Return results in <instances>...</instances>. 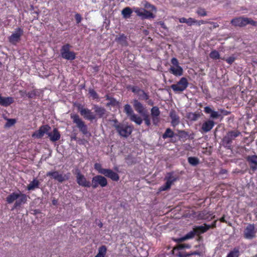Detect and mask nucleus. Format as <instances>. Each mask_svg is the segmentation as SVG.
I'll list each match as a JSON object with an SVG mask.
<instances>
[{
    "instance_id": "obj_1",
    "label": "nucleus",
    "mask_w": 257,
    "mask_h": 257,
    "mask_svg": "<svg viewBox=\"0 0 257 257\" xmlns=\"http://www.w3.org/2000/svg\"><path fill=\"white\" fill-rule=\"evenodd\" d=\"M27 196L22 193L20 191L13 192L9 195L6 198V201L8 204H12L16 201L14 208H17L20 206L22 204L26 203L27 201Z\"/></svg>"
},
{
    "instance_id": "obj_2",
    "label": "nucleus",
    "mask_w": 257,
    "mask_h": 257,
    "mask_svg": "<svg viewBox=\"0 0 257 257\" xmlns=\"http://www.w3.org/2000/svg\"><path fill=\"white\" fill-rule=\"evenodd\" d=\"M216 225L215 221H214L211 225L204 224L195 227L193 230L190 231L185 236L178 239L179 241H183L187 239H189L194 237L195 234H200L205 232L211 227H214Z\"/></svg>"
},
{
    "instance_id": "obj_3",
    "label": "nucleus",
    "mask_w": 257,
    "mask_h": 257,
    "mask_svg": "<svg viewBox=\"0 0 257 257\" xmlns=\"http://www.w3.org/2000/svg\"><path fill=\"white\" fill-rule=\"evenodd\" d=\"M114 126L119 135L125 138H127L131 134L133 129L131 125L122 123H116Z\"/></svg>"
},
{
    "instance_id": "obj_4",
    "label": "nucleus",
    "mask_w": 257,
    "mask_h": 257,
    "mask_svg": "<svg viewBox=\"0 0 257 257\" xmlns=\"http://www.w3.org/2000/svg\"><path fill=\"white\" fill-rule=\"evenodd\" d=\"M231 24L235 26L242 27L247 24L256 26H257V22L254 21L250 19L244 17H239L233 19L231 21Z\"/></svg>"
},
{
    "instance_id": "obj_5",
    "label": "nucleus",
    "mask_w": 257,
    "mask_h": 257,
    "mask_svg": "<svg viewBox=\"0 0 257 257\" xmlns=\"http://www.w3.org/2000/svg\"><path fill=\"white\" fill-rule=\"evenodd\" d=\"M171 62L172 65L169 68V72L176 76H182L183 73V69L179 65L178 60L176 58H173Z\"/></svg>"
},
{
    "instance_id": "obj_6",
    "label": "nucleus",
    "mask_w": 257,
    "mask_h": 257,
    "mask_svg": "<svg viewBox=\"0 0 257 257\" xmlns=\"http://www.w3.org/2000/svg\"><path fill=\"white\" fill-rule=\"evenodd\" d=\"M188 81L185 77H182L176 83L171 86V88L176 93H180L184 91L188 86Z\"/></svg>"
},
{
    "instance_id": "obj_7",
    "label": "nucleus",
    "mask_w": 257,
    "mask_h": 257,
    "mask_svg": "<svg viewBox=\"0 0 257 257\" xmlns=\"http://www.w3.org/2000/svg\"><path fill=\"white\" fill-rule=\"evenodd\" d=\"M257 226L254 224H248L243 231L244 237L247 239H252L256 236Z\"/></svg>"
},
{
    "instance_id": "obj_8",
    "label": "nucleus",
    "mask_w": 257,
    "mask_h": 257,
    "mask_svg": "<svg viewBox=\"0 0 257 257\" xmlns=\"http://www.w3.org/2000/svg\"><path fill=\"white\" fill-rule=\"evenodd\" d=\"M70 48L71 46L68 44L62 47L60 52L62 58L68 60H73L75 59V53L73 51H70Z\"/></svg>"
},
{
    "instance_id": "obj_9",
    "label": "nucleus",
    "mask_w": 257,
    "mask_h": 257,
    "mask_svg": "<svg viewBox=\"0 0 257 257\" xmlns=\"http://www.w3.org/2000/svg\"><path fill=\"white\" fill-rule=\"evenodd\" d=\"M71 118L72 119L73 122L76 124L77 127L80 132L84 135L88 133L87 125L78 115L72 114L71 115Z\"/></svg>"
},
{
    "instance_id": "obj_10",
    "label": "nucleus",
    "mask_w": 257,
    "mask_h": 257,
    "mask_svg": "<svg viewBox=\"0 0 257 257\" xmlns=\"http://www.w3.org/2000/svg\"><path fill=\"white\" fill-rule=\"evenodd\" d=\"M71 118L72 119L73 122L76 124L77 127L80 132L84 135L88 133L87 125L78 115L72 114L71 115Z\"/></svg>"
},
{
    "instance_id": "obj_11",
    "label": "nucleus",
    "mask_w": 257,
    "mask_h": 257,
    "mask_svg": "<svg viewBox=\"0 0 257 257\" xmlns=\"http://www.w3.org/2000/svg\"><path fill=\"white\" fill-rule=\"evenodd\" d=\"M107 184L106 179L101 175H97L92 178V186L93 188H96L100 185L102 187H105Z\"/></svg>"
},
{
    "instance_id": "obj_12",
    "label": "nucleus",
    "mask_w": 257,
    "mask_h": 257,
    "mask_svg": "<svg viewBox=\"0 0 257 257\" xmlns=\"http://www.w3.org/2000/svg\"><path fill=\"white\" fill-rule=\"evenodd\" d=\"M78 110L82 116L86 119L92 120L96 118L95 115L89 109L84 108L83 106L79 105Z\"/></svg>"
},
{
    "instance_id": "obj_13",
    "label": "nucleus",
    "mask_w": 257,
    "mask_h": 257,
    "mask_svg": "<svg viewBox=\"0 0 257 257\" xmlns=\"http://www.w3.org/2000/svg\"><path fill=\"white\" fill-rule=\"evenodd\" d=\"M240 134V132L238 131L228 132L223 138V142L226 145H230L231 144L232 140L239 136Z\"/></svg>"
},
{
    "instance_id": "obj_14",
    "label": "nucleus",
    "mask_w": 257,
    "mask_h": 257,
    "mask_svg": "<svg viewBox=\"0 0 257 257\" xmlns=\"http://www.w3.org/2000/svg\"><path fill=\"white\" fill-rule=\"evenodd\" d=\"M134 12L137 14V16L140 17L142 19L154 18L155 17L153 14L144 9L135 8Z\"/></svg>"
},
{
    "instance_id": "obj_15",
    "label": "nucleus",
    "mask_w": 257,
    "mask_h": 257,
    "mask_svg": "<svg viewBox=\"0 0 257 257\" xmlns=\"http://www.w3.org/2000/svg\"><path fill=\"white\" fill-rule=\"evenodd\" d=\"M165 180H166V182L165 185L160 187V191H165L169 189L173 183L176 180V177L174 176L172 174L168 173Z\"/></svg>"
},
{
    "instance_id": "obj_16",
    "label": "nucleus",
    "mask_w": 257,
    "mask_h": 257,
    "mask_svg": "<svg viewBox=\"0 0 257 257\" xmlns=\"http://www.w3.org/2000/svg\"><path fill=\"white\" fill-rule=\"evenodd\" d=\"M189 247L190 246L189 245L184 244H179L176 247L174 248V253L179 257H186L190 255V254L187 253L185 252L184 249L185 248Z\"/></svg>"
},
{
    "instance_id": "obj_17",
    "label": "nucleus",
    "mask_w": 257,
    "mask_h": 257,
    "mask_svg": "<svg viewBox=\"0 0 257 257\" xmlns=\"http://www.w3.org/2000/svg\"><path fill=\"white\" fill-rule=\"evenodd\" d=\"M23 34V30L21 28L17 29L9 37L10 42L14 44H16L18 42L21 36Z\"/></svg>"
},
{
    "instance_id": "obj_18",
    "label": "nucleus",
    "mask_w": 257,
    "mask_h": 257,
    "mask_svg": "<svg viewBox=\"0 0 257 257\" xmlns=\"http://www.w3.org/2000/svg\"><path fill=\"white\" fill-rule=\"evenodd\" d=\"M50 127L48 125L41 126L39 130L34 132L32 135V137L35 138H41L45 134H47L49 131Z\"/></svg>"
},
{
    "instance_id": "obj_19",
    "label": "nucleus",
    "mask_w": 257,
    "mask_h": 257,
    "mask_svg": "<svg viewBox=\"0 0 257 257\" xmlns=\"http://www.w3.org/2000/svg\"><path fill=\"white\" fill-rule=\"evenodd\" d=\"M76 179L77 182L79 185L86 187H90V182L87 181L84 176L81 174L79 172L77 174Z\"/></svg>"
},
{
    "instance_id": "obj_20",
    "label": "nucleus",
    "mask_w": 257,
    "mask_h": 257,
    "mask_svg": "<svg viewBox=\"0 0 257 257\" xmlns=\"http://www.w3.org/2000/svg\"><path fill=\"white\" fill-rule=\"evenodd\" d=\"M47 176H50L59 182H62L65 180L64 176L58 171H50L47 173Z\"/></svg>"
},
{
    "instance_id": "obj_21",
    "label": "nucleus",
    "mask_w": 257,
    "mask_h": 257,
    "mask_svg": "<svg viewBox=\"0 0 257 257\" xmlns=\"http://www.w3.org/2000/svg\"><path fill=\"white\" fill-rule=\"evenodd\" d=\"M103 175L114 181H117L119 179V177L116 173L109 169H106Z\"/></svg>"
},
{
    "instance_id": "obj_22",
    "label": "nucleus",
    "mask_w": 257,
    "mask_h": 257,
    "mask_svg": "<svg viewBox=\"0 0 257 257\" xmlns=\"http://www.w3.org/2000/svg\"><path fill=\"white\" fill-rule=\"evenodd\" d=\"M47 135L52 142H56L60 138V134L56 128H54L53 131L50 133L48 132Z\"/></svg>"
},
{
    "instance_id": "obj_23",
    "label": "nucleus",
    "mask_w": 257,
    "mask_h": 257,
    "mask_svg": "<svg viewBox=\"0 0 257 257\" xmlns=\"http://www.w3.org/2000/svg\"><path fill=\"white\" fill-rule=\"evenodd\" d=\"M133 105L135 110L140 114H143L145 107L137 99L133 100Z\"/></svg>"
},
{
    "instance_id": "obj_24",
    "label": "nucleus",
    "mask_w": 257,
    "mask_h": 257,
    "mask_svg": "<svg viewBox=\"0 0 257 257\" xmlns=\"http://www.w3.org/2000/svg\"><path fill=\"white\" fill-rule=\"evenodd\" d=\"M247 161L249 163L250 168L255 171L257 169V156L253 155L247 157Z\"/></svg>"
},
{
    "instance_id": "obj_25",
    "label": "nucleus",
    "mask_w": 257,
    "mask_h": 257,
    "mask_svg": "<svg viewBox=\"0 0 257 257\" xmlns=\"http://www.w3.org/2000/svg\"><path fill=\"white\" fill-rule=\"evenodd\" d=\"M214 125V122L213 120H208L202 124V130L204 132H208L213 128Z\"/></svg>"
},
{
    "instance_id": "obj_26",
    "label": "nucleus",
    "mask_w": 257,
    "mask_h": 257,
    "mask_svg": "<svg viewBox=\"0 0 257 257\" xmlns=\"http://www.w3.org/2000/svg\"><path fill=\"white\" fill-rule=\"evenodd\" d=\"M14 102V99L11 97H2L0 95V105L8 106Z\"/></svg>"
},
{
    "instance_id": "obj_27",
    "label": "nucleus",
    "mask_w": 257,
    "mask_h": 257,
    "mask_svg": "<svg viewBox=\"0 0 257 257\" xmlns=\"http://www.w3.org/2000/svg\"><path fill=\"white\" fill-rule=\"evenodd\" d=\"M40 182L37 179H34L27 186V189L29 191L34 190L39 188Z\"/></svg>"
},
{
    "instance_id": "obj_28",
    "label": "nucleus",
    "mask_w": 257,
    "mask_h": 257,
    "mask_svg": "<svg viewBox=\"0 0 257 257\" xmlns=\"http://www.w3.org/2000/svg\"><path fill=\"white\" fill-rule=\"evenodd\" d=\"M170 117L172 119L171 123L173 126H175L179 123V118L176 114L174 111H172L170 114Z\"/></svg>"
},
{
    "instance_id": "obj_29",
    "label": "nucleus",
    "mask_w": 257,
    "mask_h": 257,
    "mask_svg": "<svg viewBox=\"0 0 257 257\" xmlns=\"http://www.w3.org/2000/svg\"><path fill=\"white\" fill-rule=\"evenodd\" d=\"M129 118L131 120L135 122L138 125H140L143 122V119L142 118L135 113L132 114Z\"/></svg>"
},
{
    "instance_id": "obj_30",
    "label": "nucleus",
    "mask_w": 257,
    "mask_h": 257,
    "mask_svg": "<svg viewBox=\"0 0 257 257\" xmlns=\"http://www.w3.org/2000/svg\"><path fill=\"white\" fill-rule=\"evenodd\" d=\"M94 109L97 115H98L99 117H102L105 114V110L103 107H99L97 105H94Z\"/></svg>"
},
{
    "instance_id": "obj_31",
    "label": "nucleus",
    "mask_w": 257,
    "mask_h": 257,
    "mask_svg": "<svg viewBox=\"0 0 257 257\" xmlns=\"http://www.w3.org/2000/svg\"><path fill=\"white\" fill-rule=\"evenodd\" d=\"M106 247L104 245H102L98 248V252L94 257H105L106 253Z\"/></svg>"
},
{
    "instance_id": "obj_32",
    "label": "nucleus",
    "mask_w": 257,
    "mask_h": 257,
    "mask_svg": "<svg viewBox=\"0 0 257 257\" xmlns=\"http://www.w3.org/2000/svg\"><path fill=\"white\" fill-rule=\"evenodd\" d=\"M132 13H133L132 10L129 7L125 8L121 11V14H122L123 17L125 19L129 18Z\"/></svg>"
},
{
    "instance_id": "obj_33",
    "label": "nucleus",
    "mask_w": 257,
    "mask_h": 257,
    "mask_svg": "<svg viewBox=\"0 0 257 257\" xmlns=\"http://www.w3.org/2000/svg\"><path fill=\"white\" fill-rule=\"evenodd\" d=\"M124 111L129 117L134 113V112L130 104H126L124 105Z\"/></svg>"
},
{
    "instance_id": "obj_34",
    "label": "nucleus",
    "mask_w": 257,
    "mask_h": 257,
    "mask_svg": "<svg viewBox=\"0 0 257 257\" xmlns=\"http://www.w3.org/2000/svg\"><path fill=\"white\" fill-rule=\"evenodd\" d=\"M94 169L98 173L103 175L106 169H103L102 165L99 163H95L94 166Z\"/></svg>"
},
{
    "instance_id": "obj_35",
    "label": "nucleus",
    "mask_w": 257,
    "mask_h": 257,
    "mask_svg": "<svg viewBox=\"0 0 257 257\" xmlns=\"http://www.w3.org/2000/svg\"><path fill=\"white\" fill-rule=\"evenodd\" d=\"M174 136V133L170 128H167L166 130V132L163 135V138L164 139H166L167 138H173Z\"/></svg>"
},
{
    "instance_id": "obj_36",
    "label": "nucleus",
    "mask_w": 257,
    "mask_h": 257,
    "mask_svg": "<svg viewBox=\"0 0 257 257\" xmlns=\"http://www.w3.org/2000/svg\"><path fill=\"white\" fill-rule=\"evenodd\" d=\"M151 116H157L159 117L160 114L159 109L157 106H154L151 110Z\"/></svg>"
},
{
    "instance_id": "obj_37",
    "label": "nucleus",
    "mask_w": 257,
    "mask_h": 257,
    "mask_svg": "<svg viewBox=\"0 0 257 257\" xmlns=\"http://www.w3.org/2000/svg\"><path fill=\"white\" fill-rule=\"evenodd\" d=\"M138 96L139 99L147 100L149 99V95L143 90L140 91Z\"/></svg>"
},
{
    "instance_id": "obj_38",
    "label": "nucleus",
    "mask_w": 257,
    "mask_h": 257,
    "mask_svg": "<svg viewBox=\"0 0 257 257\" xmlns=\"http://www.w3.org/2000/svg\"><path fill=\"white\" fill-rule=\"evenodd\" d=\"M210 57L212 59H217L220 58V55L218 51L216 50L212 51L210 54Z\"/></svg>"
},
{
    "instance_id": "obj_39",
    "label": "nucleus",
    "mask_w": 257,
    "mask_h": 257,
    "mask_svg": "<svg viewBox=\"0 0 257 257\" xmlns=\"http://www.w3.org/2000/svg\"><path fill=\"white\" fill-rule=\"evenodd\" d=\"M188 162L193 166H196L199 163V160L195 157L188 158Z\"/></svg>"
},
{
    "instance_id": "obj_40",
    "label": "nucleus",
    "mask_w": 257,
    "mask_h": 257,
    "mask_svg": "<svg viewBox=\"0 0 257 257\" xmlns=\"http://www.w3.org/2000/svg\"><path fill=\"white\" fill-rule=\"evenodd\" d=\"M129 88L131 89V90L137 95L140 93V91L142 90L139 87L135 86H130Z\"/></svg>"
},
{
    "instance_id": "obj_41",
    "label": "nucleus",
    "mask_w": 257,
    "mask_h": 257,
    "mask_svg": "<svg viewBox=\"0 0 257 257\" xmlns=\"http://www.w3.org/2000/svg\"><path fill=\"white\" fill-rule=\"evenodd\" d=\"M197 14L202 17L207 15V13L204 9H198L196 11Z\"/></svg>"
},
{
    "instance_id": "obj_42",
    "label": "nucleus",
    "mask_w": 257,
    "mask_h": 257,
    "mask_svg": "<svg viewBox=\"0 0 257 257\" xmlns=\"http://www.w3.org/2000/svg\"><path fill=\"white\" fill-rule=\"evenodd\" d=\"M16 122V121L15 119H8L5 125L6 127H10L13 125Z\"/></svg>"
},
{
    "instance_id": "obj_43",
    "label": "nucleus",
    "mask_w": 257,
    "mask_h": 257,
    "mask_svg": "<svg viewBox=\"0 0 257 257\" xmlns=\"http://www.w3.org/2000/svg\"><path fill=\"white\" fill-rule=\"evenodd\" d=\"M197 22V20L193 18H189V19H187V23L186 24L189 26H191L192 25H195L196 23Z\"/></svg>"
},
{
    "instance_id": "obj_44",
    "label": "nucleus",
    "mask_w": 257,
    "mask_h": 257,
    "mask_svg": "<svg viewBox=\"0 0 257 257\" xmlns=\"http://www.w3.org/2000/svg\"><path fill=\"white\" fill-rule=\"evenodd\" d=\"M89 93L93 99H96L98 98V95L96 92L92 89L89 90Z\"/></svg>"
},
{
    "instance_id": "obj_45",
    "label": "nucleus",
    "mask_w": 257,
    "mask_h": 257,
    "mask_svg": "<svg viewBox=\"0 0 257 257\" xmlns=\"http://www.w3.org/2000/svg\"><path fill=\"white\" fill-rule=\"evenodd\" d=\"M222 59L225 60L228 64H231L234 61L235 58L234 56H230L226 59L222 58Z\"/></svg>"
},
{
    "instance_id": "obj_46",
    "label": "nucleus",
    "mask_w": 257,
    "mask_h": 257,
    "mask_svg": "<svg viewBox=\"0 0 257 257\" xmlns=\"http://www.w3.org/2000/svg\"><path fill=\"white\" fill-rule=\"evenodd\" d=\"M219 114L217 111L213 110L210 114V117L212 118H217L219 116Z\"/></svg>"
},
{
    "instance_id": "obj_47",
    "label": "nucleus",
    "mask_w": 257,
    "mask_h": 257,
    "mask_svg": "<svg viewBox=\"0 0 257 257\" xmlns=\"http://www.w3.org/2000/svg\"><path fill=\"white\" fill-rule=\"evenodd\" d=\"M226 257H238V251H231Z\"/></svg>"
},
{
    "instance_id": "obj_48",
    "label": "nucleus",
    "mask_w": 257,
    "mask_h": 257,
    "mask_svg": "<svg viewBox=\"0 0 257 257\" xmlns=\"http://www.w3.org/2000/svg\"><path fill=\"white\" fill-rule=\"evenodd\" d=\"M144 119V121H145V122L147 126L150 125L151 121H150V119L149 118L148 115H145Z\"/></svg>"
},
{
    "instance_id": "obj_49",
    "label": "nucleus",
    "mask_w": 257,
    "mask_h": 257,
    "mask_svg": "<svg viewBox=\"0 0 257 257\" xmlns=\"http://www.w3.org/2000/svg\"><path fill=\"white\" fill-rule=\"evenodd\" d=\"M145 8H147V9H150V10L156 11L155 7L154 6L151 5L150 4L147 3L145 5Z\"/></svg>"
},
{
    "instance_id": "obj_50",
    "label": "nucleus",
    "mask_w": 257,
    "mask_h": 257,
    "mask_svg": "<svg viewBox=\"0 0 257 257\" xmlns=\"http://www.w3.org/2000/svg\"><path fill=\"white\" fill-rule=\"evenodd\" d=\"M152 118L153 123L155 125H157L160 121L159 116V117L152 116Z\"/></svg>"
},
{
    "instance_id": "obj_51",
    "label": "nucleus",
    "mask_w": 257,
    "mask_h": 257,
    "mask_svg": "<svg viewBox=\"0 0 257 257\" xmlns=\"http://www.w3.org/2000/svg\"><path fill=\"white\" fill-rule=\"evenodd\" d=\"M179 133L180 137L182 138H186L188 136V134L184 131H180Z\"/></svg>"
},
{
    "instance_id": "obj_52",
    "label": "nucleus",
    "mask_w": 257,
    "mask_h": 257,
    "mask_svg": "<svg viewBox=\"0 0 257 257\" xmlns=\"http://www.w3.org/2000/svg\"><path fill=\"white\" fill-rule=\"evenodd\" d=\"M204 112L206 113H210L212 112L213 110H212L209 106H205L204 107Z\"/></svg>"
},
{
    "instance_id": "obj_53",
    "label": "nucleus",
    "mask_w": 257,
    "mask_h": 257,
    "mask_svg": "<svg viewBox=\"0 0 257 257\" xmlns=\"http://www.w3.org/2000/svg\"><path fill=\"white\" fill-rule=\"evenodd\" d=\"M75 19H76L77 23H78V24L81 21V16L78 14H76L75 15Z\"/></svg>"
},
{
    "instance_id": "obj_54",
    "label": "nucleus",
    "mask_w": 257,
    "mask_h": 257,
    "mask_svg": "<svg viewBox=\"0 0 257 257\" xmlns=\"http://www.w3.org/2000/svg\"><path fill=\"white\" fill-rule=\"evenodd\" d=\"M206 23H207V22L204 21L203 20H200V21H197V22L195 24L197 25L198 26H200L201 25L205 24Z\"/></svg>"
},
{
    "instance_id": "obj_55",
    "label": "nucleus",
    "mask_w": 257,
    "mask_h": 257,
    "mask_svg": "<svg viewBox=\"0 0 257 257\" xmlns=\"http://www.w3.org/2000/svg\"><path fill=\"white\" fill-rule=\"evenodd\" d=\"M187 19L185 18H181L179 19V22L181 23H187Z\"/></svg>"
},
{
    "instance_id": "obj_56",
    "label": "nucleus",
    "mask_w": 257,
    "mask_h": 257,
    "mask_svg": "<svg viewBox=\"0 0 257 257\" xmlns=\"http://www.w3.org/2000/svg\"><path fill=\"white\" fill-rule=\"evenodd\" d=\"M35 95V93L33 91L32 92H29L28 94V96H29V97H30V98H32L33 97V96Z\"/></svg>"
},
{
    "instance_id": "obj_57",
    "label": "nucleus",
    "mask_w": 257,
    "mask_h": 257,
    "mask_svg": "<svg viewBox=\"0 0 257 257\" xmlns=\"http://www.w3.org/2000/svg\"><path fill=\"white\" fill-rule=\"evenodd\" d=\"M193 120L197 119L199 117V115L196 114H193Z\"/></svg>"
},
{
    "instance_id": "obj_58",
    "label": "nucleus",
    "mask_w": 257,
    "mask_h": 257,
    "mask_svg": "<svg viewBox=\"0 0 257 257\" xmlns=\"http://www.w3.org/2000/svg\"><path fill=\"white\" fill-rule=\"evenodd\" d=\"M110 103L112 105H115L116 103H117V102L115 100L112 99V100H111Z\"/></svg>"
},
{
    "instance_id": "obj_59",
    "label": "nucleus",
    "mask_w": 257,
    "mask_h": 257,
    "mask_svg": "<svg viewBox=\"0 0 257 257\" xmlns=\"http://www.w3.org/2000/svg\"><path fill=\"white\" fill-rule=\"evenodd\" d=\"M52 203H53V204L54 205H56V204H57V200H53L52 201Z\"/></svg>"
},
{
    "instance_id": "obj_60",
    "label": "nucleus",
    "mask_w": 257,
    "mask_h": 257,
    "mask_svg": "<svg viewBox=\"0 0 257 257\" xmlns=\"http://www.w3.org/2000/svg\"><path fill=\"white\" fill-rule=\"evenodd\" d=\"M221 221H224V218L223 217H222L220 219Z\"/></svg>"
},
{
    "instance_id": "obj_61",
    "label": "nucleus",
    "mask_w": 257,
    "mask_h": 257,
    "mask_svg": "<svg viewBox=\"0 0 257 257\" xmlns=\"http://www.w3.org/2000/svg\"><path fill=\"white\" fill-rule=\"evenodd\" d=\"M99 226L100 227H101L102 226V224L101 223H100L99 224Z\"/></svg>"
},
{
    "instance_id": "obj_62",
    "label": "nucleus",
    "mask_w": 257,
    "mask_h": 257,
    "mask_svg": "<svg viewBox=\"0 0 257 257\" xmlns=\"http://www.w3.org/2000/svg\"><path fill=\"white\" fill-rule=\"evenodd\" d=\"M217 26H218V25H216V24H214V27H217Z\"/></svg>"
}]
</instances>
